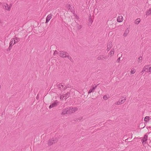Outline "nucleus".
Here are the masks:
<instances>
[{
	"label": "nucleus",
	"instance_id": "1",
	"mask_svg": "<svg viewBox=\"0 0 151 151\" xmlns=\"http://www.w3.org/2000/svg\"><path fill=\"white\" fill-rule=\"evenodd\" d=\"M151 136V133L150 132L145 134L144 137L142 138L141 141L143 145H144L147 143V141L148 136Z\"/></svg>",
	"mask_w": 151,
	"mask_h": 151
},
{
	"label": "nucleus",
	"instance_id": "2",
	"mask_svg": "<svg viewBox=\"0 0 151 151\" xmlns=\"http://www.w3.org/2000/svg\"><path fill=\"white\" fill-rule=\"evenodd\" d=\"M57 141L58 139L56 138L50 139L48 141V145L49 146H51L53 144L57 142Z\"/></svg>",
	"mask_w": 151,
	"mask_h": 151
},
{
	"label": "nucleus",
	"instance_id": "3",
	"mask_svg": "<svg viewBox=\"0 0 151 151\" xmlns=\"http://www.w3.org/2000/svg\"><path fill=\"white\" fill-rule=\"evenodd\" d=\"M126 100V97H122L118 101L116 102L115 104L116 105H121L123 104L125 102Z\"/></svg>",
	"mask_w": 151,
	"mask_h": 151
},
{
	"label": "nucleus",
	"instance_id": "4",
	"mask_svg": "<svg viewBox=\"0 0 151 151\" xmlns=\"http://www.w3.org/2000/svg\"><path fill=\"white\" fill-rule=\"evenodd\" d=\"M12 6V4H10L9 5H8L6 3H4L3 5L4 8L5 9L9 11L10 10Z\"/></svg>",
	"mask_w": 151,
	"mask_h": 151
},
{
	"label": "nucleus",
	"instance_id": "5",
	"mask_svg": "<svg viewBox=\"0 0 151 151\" xmlns=\"http://www.w3.org/2000/svg\"><path fill=\"white\" fill-rule=\"evenodd\" d=\"M68 53L65 51H59V55L60 56L63 58H66Z\"/></svg>",
	"mask_w": 151,
	"mask_h": 151
},
{
	"label": "nucleus",
	"instance_id": "6",
	"mask_svg": "<svg viewBox=\"0 0 151 151\" xmlns=\"http://www.w3.org/2000/svg\"><path fill=\"white\" fill-rule=\"evenodd\" d=\"M97 59L99 60H107L108 57L105 55H100L97 56Z\"/></svg>",
	"mask_w": 151,
	"mask_h": 151
},
{
	"label": "nucleus",
	"instance_id": "7",
	"mask_svg": "<svg viewBox=\"0 0 151 151\" xmlns=\"http://www.w3.org/2000/svg\"><path fill=\"white\" fill-rule=\"evenodd\" d=\"M68 114H70L71 113H73L75 111H76L78 110V108H72V107H70L69 108H68Z\"/></svg>",
	"mask_w": 151,
	"mask_h": 151
},
{
	"label": "nucleus",
	"instance_id": "8",
	"mask_svg": "<svg viewBox=\"0 0 151 151\" xmlns=\"http://www.w3.org/2000/svg\"><path fill=\"white\" fill-rule=\"evenodd\" d=\"M19 41V38L17 37L13 38L12 39V41L10 42H12V45H13Z\"/></svg>",
	"mask_w": 151,
	"mask_h": 151
},
{
	"label": "nucleus",
	"instance_id": "9",
	"mask_svg": "<svg viewBox=\"0 0 151 151\" xmlns=\"http://www.w3.org/2000/svg\"><path fill=\"white\" fill-rule=\"evenodd\" d=\"M149 68V65H146L144 66L141 72L142 73V74H143L145 72L148 73Z\"/></svg>",
	"mask_w": 151,
	"mask_h": 151
},
{
	"label": "nucleus",
	"instance_id": "10",
	"mask_svg": "<svg viewBox=\"0 0 151 151\" xmlns=\"http://www.w3.org/2000/svg\"><path fill=\"white\" fill-rule=\"evenodd\" d=\"M58 87L60 90H65L67 88L66 86L63 85L62 83H60L58 84Z\"/></svg>",
	"mask_w": 151,
	"mask_h": 151
},
{
	"label": "nucleus",
	"instance_id": "11",
	"mask_svg": "<svg viewBox=\"0 0 151 151\" xmlns=\"http://www.w3.org/2000/svg\"><path fill=\"white\" fill-rule=\"evenodd\" d=\"M58 103V102L57 101H55L54 102L51 104L49 106V108H51L53 107L56 106Z\"/></svg>",
	"mask_w": 151,
	"mask_h": 151
},
{
	"label": "nucleus",
	"instance_id": "12",
	"mask_svg": "<svg viewBox=\"0 0 151 151\" xmlns=\"http://www.w3.org/2000/svg\"><path fill=\"white\" fill-rule=\"evenodd\" d=\"M68 108L64 109L62 110L61 114L62 115H64L67 114H68Z\"/></svg>",
	"mask_w": 151,
	"mask_h": 151
},
{
	"label": "nucleus",
	"instance_id": "13",
	"mask_svg": "<svg viewBox=\"0 0 151 151\" xmlns=\"http://www.w3.org/2000/svg\"><path fill=\"white\" fill-rule=\"evenodd\" d=\"M52 14H50L47 15L46 18V23H47L52 18Z\"/></svg>",
	"mask_w": 151,
	"mask_h": 151
},
{
	"label": "nucleus",
	"instance_id": "14",
	"mask_svg": "<svg viewBox=\"0 0 151 151\" xmlns=\"http://www.w3.org/2000/svg\"><path fill=\"white\" fill-rule=\"evenodd\" d=\"M112 42H109L107 44V51H109L112 47Z\"/></svg>",
	"mask_w": 151,
	"mask_h": 151
},
{
	"label": "nucleus",
	"instance_id": "15",
	"mask_svg": "<svg viewBox=\"0 0 151 151\" xmlns=\"http://www.w3.org/2000/svg\"><path fill=\"white\" fill-rule=\"evenodd\" d=\"M97 87V85L95 86H94L92 88H91L89 91L88 92V94L90 93L91 92H94V90Z\"/></svg>",
	"mask_w": 151,
	"mask_h": 151
},
{
	"label": "nucleus",
	"instance_id": "16",
	"mask_svg": "<svg viewBox=\"0 0 151 151\" xmlns=\"http://www.w3.org/2000/svg\"><path fill=\"white\" fill-rule=\"evenodd\" d=\"M117 21L119 22H121L123 20V17L122 16H119L117 19Z\"/></svg>",
	"mask_w": 151,
	"mask_h": 151
},
{
	"label": "nucleus",
	"instance_id": "17",
	"mask_svg": "<svg viewBox=\"0 0 151 151\" xmlns=\"http://www.w3.org/2000/svg\"><path fill=\"white\" fill-rule=\"evenodd\" d=\"M114 53V48L112 49L110 52L109 53V55L111 57L113 55Z\"/></svg>",
	"mask_w": 151,
	"mask_h": 151
},
{
	"label": "nucleus",
	"instance_id": "18",
	"mask_svg": "<svg viewBox=\"0 0 151 151\" xmlns=\"http://www.w3.org/2000/svg\"><path fill=\"white\" fill-rule=\"evenodd\" d=\"M129 33V30L127 28L125 30L124 34H123V36L125 37L127 36Z\"/></svg>",
	"mask_w": 151,
	"mask_h": 151
},
{
	"label": "nucleus",
	"instance_id": "19",
	"mask_svg": "<svg viewBox=\"0 0 151 151\" xmlns=\"http://www.w3.org/2000/svg\"><path fill=\"white\" fill-rule=\"evenodd\" d=\"M70 94V93L69 92H68L64 94L65 96L64 97H65V99L69 96Z\"/></svg>",
	"mask_w": 151,
	"mask_h": 151
},
{
	"label": "nucleus",
	"instance_id": "20",
	"mask_svg": "<svg viewBox=\"0 0 151 151\" xmlns=\"http://www.w3.org/2000/svg\"><path fill=\"white\" fill-rule=\"evenodd\" d=\"M67 57L69 60H70L71 62H73V60L72 58L69 55V54L68 53L66 57Z\"/></svg>",
	"mask_w": 151,
	"mask_h": 151
},
{
	"label": "nucleus",
	"instance_id": "21",
	"mask_svg": "<svg viewBox=\"0 0 151 151\" xmlns=\"http://www.w3.org/2000/svg\"><path fill=\"white\" fill-rule=\"evenodd\" d=\"M140 19L138 18L136 19L135 21V23L136 24H138L140 22Z\"/></svg>",
	"mask_w": 151,
	"mask_h": 151
},
{
	"label": "nucleus",
	"instance_id": "22",
	"mask_svg": "<svg viewBox=\"0 0 151 151\" xmlns=\"http://www.w3.org/2000/svg\"><path fill=\"white\" fill-rule=\"evenodd\" d=\"M66 7L68 9L71 10V6L70 4H68L66 5Z\"/></svg>",
	"mask_w": 151,
	"mask_h": 151
},
{
	"label": "nucleus",
	"instance_id": "23",
	"mask_svg": "<svg viewBox=\"0 0 151 151\" xmlns=\"http://www.w3.org/2000/svg\"><path fill=\"white\" fill-rule=\"evenodd\" d=\"M12 46L13 45H12V42H10L9 43V46L7 50V51H8V50H10L11 49Z\"/></svg>",
	"mask_w": 151,
	"mask_h": 151
},
{
	"label": "nucleus",
	"instance_id": "24",
	"mask_svg": "<svg viewBox=\"0 0 151 151\" xmlns=\"http://www.w3.org/2000/svg\"><path fill=\"white\" fill-rule=\"evenodd\" d=\"M65 96L64 95H61L60 94V99L61 100H63V99H65V98L64 97Z\"/></svg>",
	"mask_w": 151,
	"mask_h": 151
},
{
	"label": "nucleus",
	"instance_id": "25",
	"mask_svg": "<svg viewBox=\"0 0 151 151\" xmlns=\"http://www.w3.org/2000/svg\"><path fill=\"white\" fill-rule=\"evenodd\" d=\"M136 72V70L135 69L133 68H132L131 71V73L132 74H134Z\"/></svg>",
	"mask_w": 151,
	"mask_h": 151
},
{
	"label": "nucleus",
	"instance_id": "26",
	"mask_svg": "<svg viewBox=\"0 0 151 151\" xmlns=\"http://www.w3.org/2000/svg\"><path fill=\"white\" fill-rule=\"evenodd\" d=\"M76 27L78 29H81L82 28V26L81 25L79 24H77V25Z\"/></svg>",
	"mask_w": 151,
	"mask_h": 151
},
{
	"label": "nucleus",
	"instance_id": "27",
	"mask_svg": "<svg viewBox=\"0 0 151 151\" xmlns=\"http://www.w3.org/2000/svg\"><path fill=\"white\" fill-rule=\"evenodd\" d=\"M149 117L146 116L145 118V121L146 122H148L149 120Z\"/></svg>",
	"mask_w": 151,
	"mask_h": 151
},
{
	"label": "nucleus",
	"instance_id": "28",
	"mask_svg": "<svg viewBox=\"0 0 151 151\" xmlns=\"http://www.w3.org/2000/svg\"><path fill=\"white\" fill-rule=\"evenodd\" d=\"M142 60V57L141 56H139L138 59V61L139 62H141V60Z\"/></svg>",
	"mask_w": 151,
	"mask_h": 151
},
{
	"label": "nucleus",
	"instance_id": "29",
	"mask_svg": "<svg viewBox=\"0 0 151 151\" xmlns=\"http://www.w3.org/2000/svg\"><path fill=\"white\" fill-rule=\"evenodd\" d=\"M74 16L75 17V18L76 19H79V17L77 16V15L74 12L73 13Z\"/></svg>",
	"mask_w": 151,
	"mask_h": 151
},
{
	"label": "nucleus",
	"instance_id": "30",
	"mask_svg": "<svg viewBox=\"0 0 151 151\" xmlns=\"http://www.w3.org/2000/svg\"><path fill=\"white\" fill-rule=\"evenodd\" d=\"M103 99L105 100H106L108 99V97L106 95H104L103 97Z\"/></svg>",
	"mask_w": 151,
	"mask_h": 151
},
{
	"label": "nucleus",
	"instance_id": "31",
	"mask_svg": "<svg viewBox=\"0 0 151 151\" xmlns=\"http://www.w3.org/2000/svg\"><path fill=\"white\" fill-rule=\"evenodd\" d=\"M149 65V68L148 70V73L149 72L150 73H151V66H150V65Z\"/></svg>",
	"mask_w": 151,
	"mask_h": 151
},
{
	"label": "nucleus",
	"instance_id": "32",
	"mask_svg": "<svg viewBox=\"0 0 151 151\" xmlns=\"http://www.w3.org/2000/svg\"><path fill=\"white\" fill-rule=\"evenodd\" d=\"M93 22V21L92 19L90 18L89 19V22H88V24H91Z\"/></svg>",
	"mask_w": 151,
	"mask_h": 151
},
{
	"label": "nucleus",
	"instance_id": "33",
	"mask_svg": "<svg viewBox=\"0 0 151 151\" xmlns=\"http://www.w3.org/2000/svg\"><path fill=\"white\" fill-rule=\"evenodd\" d=\"M59 52H58L56 51V50H55L54 52V55H56V54H59Z\"/></svg>",
	"mask_w": 151,
	"mask_h": 151
},
{
	"label": "nucleus",
	"instance_id": "34",
	"mask_svg": "<svg viewBox=\"0 0 151 151\" xmlns=\"http://www.w3.org/2000/svg\"><path fill=\"white\" fill-rule=\"evenodd\" d=\"M120 57H119L117 59V60H116V62L119 63L120 62Z\"/></svg>",
	"mask_w": 151,
	"mask_h": 151
},
{
	"label": "nucleus",
	"instance_id": "35",
	"mask_svg": "<svg viewBox=\"0 0 151 151\" xmlns=\"http://www.w3.org/2000/svg\"><path fill=\"white\" fill-rule=\"evenodd\" d=\"M36 98L37 99H38L39 98V96H38V95H37V96Z\"/></svg>",
	"mask_w": 151,
	"mask_h": 151
},
{
	"label": "nucleus",
	"instance_id": "36",
	"mask_svg": "<svg viewBox=\"0 0 151 151\" xmlns=\"http://www.w3.org/2000/svg\"><path fill=\"white\" fill-rule=\"evenodd\" d=\"M1 19H0V23H1Z\"/></svg>",
	"mask_w": 151,
	"mask_h": 151
}]
</instances>
